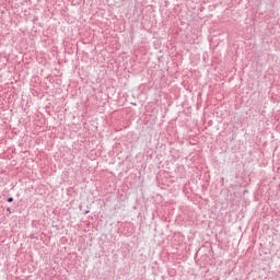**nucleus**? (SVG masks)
I'll return each mask as SVG.
<instances>
[{
	"instance_id": "obj_1",
	"label": "nucleus",
	"mask_w": 280,
	"mask_h": 280,
	"mask_svg": "<svg viewBox=\"0 0 280 280\" xmlns=\"http://www.w3.org/2000/svg\"><path fill=\"white\" fill-rule=\"evenodd\" d=\"M8 202H14V198L10 197V198L8 199Z\"/></svg>"
}]
</instances>
